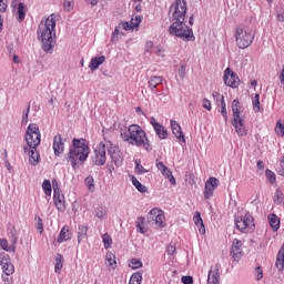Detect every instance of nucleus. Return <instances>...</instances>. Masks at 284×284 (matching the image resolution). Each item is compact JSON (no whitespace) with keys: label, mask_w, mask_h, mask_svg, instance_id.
I'll list each match as a JSON object with an SVG mask.
<instances>
[{"label":"nucleus","mask_w":284,"mask_h":284,"mask_svg":"<svg viewBox=\"0 0 284 284\" xmlns=\"http://www.w3.org/2000/svg\"><path fill=\"white\" fill-rule=\"evenodd\" d=\"M53 37H57V20L54 19V14H51L38 27V39L41 40L42 50L49 54L54 52Z\"/></svg>","instance_id":"obj_1"},{"label":"nucleus","mask_w":284,"mask_h":284,"mask_svg":"<svg viewBox=\"0 0 284 284\" xmlns=\"http://www.w3.org/2000/svg\"><path fill=\"white\" fill-rule=\"evenodd\" d=\"M234 37L240 50L250 48L254 43V37H256V19L251 17L239 24L235 29Z\"/></svg>","instance_id":"obj_2"},{"label":"nucleus","mask_w":284,"mask_h":284,"mask_svg":"<svg viewBox=\"0 0 284 284\" xmlns=\"http://www.w3.org/2000/svg\"><path fill=\"white\" fill-rule=\"evenodd\" d=\"M88 156H90V146L85 142V139L74 138L65 156L68 163H71V166L77 170L88 161Z\"/></svg>","instance_id":"obj_3"},{"label":"nucleus","mask_w":284,"mask_h":284,"mask_svg":"<svg viewBox=\"0 0 284 284\" xmlns=\"http://www.w3.org/2000/svg\"><path fill=\"white\" fill-rule=\"evenodd\" d=\"M120 136L122 141L130 143V145L144 148L146 152H152V144H150L148 134L141 126H139V124H131L128 131L121 132Z\"/></svg>","instance_id":"obj_4"},{"label":"nucleus","mask_w":284,"mask_h":284,"mask_svg":"<svg viewBox=\"0 0 284 284\" xmlns=\"http://www.w3.org/2000/svg\"><path fill=\"white\" fill-rule=\"evenodd\" d=\"M169 33L173 34V37H178L183 41H194V32L192 28L185 24V21H175L169 28Z\"/></svg>","instance_id":"obj_5"},{"label":"nucleus","mask_w":284,"mask_h":284,"mask_svg":"<svg viewBox=\"0 0 284 284\" xmlns=\"http://www.w3.org/2000/svg\"><path fill=\"white\" fill-rule=\"evenodd\" d=\"M187 14V2L185 0H175L169 11L170 21H185Z\"/></svg>","instance_id":"obj_6"},{"label":"nucleus","mask_w":284,"mask_h":284,"mask_svg":"<svg viewBox=\"0 0 284 284\" xmlns=\"http://www.w3.org/2000/svg\"><path fill=\"white\" fill-rule=\"evenodd\" d=\"M235 227L242 234H248V232H254L256 225L254 224V216L252 214L246 213L245 215L237 216L235 219Z\"/></svg>","instance_id":"obj_7"},{"label":"nucleus","mask_w":284,"mask_h":284,"mask_svg":"<svg viewBox=\"0 0 284 284\" xmlns=\"http://www.w3.org/2000/svg\"><path fill=\"white\" fill-rule=\"evenodd\" d=\"M27 148H39L41 145V131L39 125L31 123L27 128L26 133Z\"/></svg>","instance_id":"obj_8"},{"label":"nucleus","mask_w":284,"mask_h":284,"mask_svg":"<svg viewBox=\"0 0 284 284\" xmlns=\"http://www.w3.org/2000/svg\"><path fill=\"white\" fill-rule=\"evenodd\" d=\"M149 223H154L156 227H165V215L162 210L152 209L148 214Z\"/></svg>","instance_id":"obj_9"},{"label":"nucleus","mask_w":284,"mask_h":284,"mask_svg":"<svg viewBox=\"0 0 284 284\" xmlns=\"http://www.w3.org/2000/svg\"><path fill=\"white\" fill-rule=\"evenodd\" d=\"M105 161H108V156H105V143L100 142L94 150L93 163L94 165L101 166L105 165Z\"/></svg>","instance_id":"obj_10"},{"label":"nucleus","mask_w":284,"mask_h":284,"mask_svg":"<svg viewBox=\"0 0 284 284\" xmlns=\"http://www.w3.org/2000/svg\"><path fill=\"white\" fill-rule=\"evenodd\" d=\"M224 83L229 88H239L241 80L239 79V75L234 71H232L230 68H227L224 71Z\"/></svg>","instance_id":"obj_11"},{"label":"nucleus","mask_w":284,"mask_h":284,"mask_svg":"<svg viewBox=\"0 0 284 284\" xmlns=\"http://www.w3.org/2000/svg\"><path fill=\"white\" fill-rule=\"evenodd\" d=\"M231 256L233 261L239 263L243 256V242L239 239H234L231 246Z\"/></svg>","instance_id":"obj_12"},{"label":"nucleus","mask_w":284,"mask_h":284,"mask_svg":"<svg viewBox=\"0 0 284 284\" xmlns=\"http://www.w3.org/2000/svg\"><path fill=\"white\" fill-rule=\"evenodd\" d=\"M207 284H221V264L211 266L207 274Z\"/></svg>","instance_id":"obj_13"},{"label":"nucleus","mask_w":284,"mask_h":284,"mask_svg":"<svg viewBox=\"0 0 284 284\" xmlns=\"http://www.w3.org/2000/svg\"><path fill=\"white\" fill-rule=\"evenodd\" d=\"M219 187V179L216 178H210L205 182V187H204V199L207 201L209 199H212L214 195V191Z\"/></svg>","instance_id":"obj_14"},{"label":"nucleus","mask_w":284,"mask_h":284,"mask_svg":"<svg viewBox=\"0 0 284 284\" xmlns=\"http://www.w3.org/2000/svg\"><path fill=\"white\" fill-rule=\"evenodd\" d=\"M23 152L29 155L30 165H39V161H41V155L39 154L37 146H24Z\"/></svg>","instance_id":"obj_15"},{"label":"nucleus","mask_w":284,"mask_h":284,"mask_svg":"<svg viewBox=\"0 0 284 284\" xmlns=\"http://www.w3.org/2000/svg\"><path fill=\"white\" fill-rule=\"evenodd\" d=\"M150 123L156 134L161 140L168 139V129L163 124L159 123L154 116L150 118Z\"/></svg>","instance_id":"obj_16"},{"label":"nucleus","mask_w":284,"mask_h":284,"mask_svg":"<svg viewBox=\"0 0 284 284\" xmlns=\"http://www.w3.org/2000/svg\"><path fill=\"white\" fill-rule=\"evenodd\" d=\"M65 150V142H63V136L61 134H57L53 138V152L55 156H61Z\"/></svg>","instance_id":"obj_17"},{"label":"nucleus","mask_w":284,"mask_h":284,"mask_svg":"<svg viewBox=\"0 0 284 284\" xmlns=\"http://www.w3.org/2000/svg\"><path fill=\"white\" fill-rule=\"evenodd\" d=\"M171 129L172 133L181 143H185V134H183V130L181 129V124L175 120H171Z\"/></svg>","instance_id":"obj_18"},{"label":"nucleus","mask_w":284,"mask_h":284,"mask_svg":"<svg viewBox=\"0 0 284 284\" xmlns=\"http://www.w3.org/2000/svg\"><path fill=\"white\" fill-rule=\"evenodd\" d=\"M245 118H239L233 120V125L235 128V132L236 134H239V136H245V134H247V130L245 129Z\"/></svg>","instance_id":"obj_19"},{"label":"nucleus","mask_w":284,"mask_h":284,"mask_svg":"<svg viewBox=\"0 0 284 284\" xmlns=\"http://www.w3.org/2000/svg\"><path fill=\"white\" fill-rule=\"evenodd\" d=\"M53 201L58 212H65V196L63 194L55 192Z\"/></svg>","instance_id":"obj_20"},{"label":"nucleus","mask_w":284,"mask_h":284,"mask_svg":"<svg viewBox=\"0 0 284 284\" xmlns=\"http://www.w3.org/2000/svg\"><path fill=\"white\" fill-rule=\"evenodd\" d=\"M268 225L273 230V232H278L281 229V217L274 213L268 214Z\"/></svg>","instance_id":"obj_21"},{"label":"nucleus","mask_w":284,"mask_h":284,"mask_svg":"<svg viewBox=\"0 0 284 284\" xmlns=\"http://www.w3.org/2000/svg\"><path fill=\"white\" fill-rule=\"evenodd\" d=\"M70 239H72V232H70V227L65 225L60 231L58 243H65V241H70Z\"/></svg>","instance_id":"obj_22"},{"label":"nucleus","mask_w":284,"mask_h":284,"mask_svg":"<svg viewBox=\"0 0 284 284\" xmlns=\"http://www.w3.org/2000/svg\"><path fill=\"white\" fill-rule=\"evenodd\" d=\"M103 63H105V55L95 57L91 59L89 68L91 72H94V70H99V67L103 65Z\"/></svg>","instance_id":"obj_23"},{"label":"nucleus","mask_w":284,"mask_h":284,"mask_svg":"<svg viewBox=\"0 0 284 284\" xmlns=\"http://www.w3.org/2000/svg\"><path fill=\"white\" fill-rule=\"evenodd\" d=\"M232 112H233V120L243 119V115H241V112H243V105H241V102L239 100H233Z\"/></svg>","instance_id":"obj_24"},{"label":"nucleus","mask_w":284,"mask_h":284,"mask_svg":"<svg viewBox=\"0 0 284 284\" xmlns=\"http://www.w3.org/2000/svg\"><path fill=\"white\" fill-rule=\"evenodd\" d=\"M161 83H163V77L161 75H152L149 79V88L152 91L156 90V87L161 85Z\"/></svg>","instance_id":"obj_25"},{"label":"nucleus","mask_w":284,"mask_h":284,"mask_svg":"<svg viewBox=\"0 0 284 284\" xmlns=\"http://www.w3.org/2000/svg\"><path fill=\"white\" fill-rule=\"evenodd\" d=\"M88 239V225H79L78 226V243L81 244L82 241Z\"/></svg>","instance_id":"obj_26"},{"label":"nucleus","mask_w":284,"mask_h":284,"mask_svg":"<svg viewBox=\"0 0 284 284\" xmlns=\"http://www.w3.org/2000/svg\"><path fill=\"white\" fill-rule=\"evenodd\" d=\"M193 221L197 227L200 226V233L205 234V224H203V219L201 217V212H195V214L193 216Z\"/></svg>","instance_id":"obj_27"},{"label":"nucleus","mask_w":284,"mask_h":284,"mask_svg":"<svg viewBox=\"0 0 284 284\" xmlns=\"http://www.w3.org/2000/svg\"><path fill=\"white\" fill-rule=\"evenodd\" d=\"M131 183L134 185L135 189H138V192H141L142 194H145L148 192V186L143 185L134 175H131Z\"/></svg>","instance_id":"obj_28"},{"label":"nucleus","mask_w":284,"mask_h":284,"mask_svg":"<svg viewBox=\"0 0 284 284\" xmlns=\"http://www.w3.org/2000/svg\"><path fill=\"white\" fill-rule=\"evenodd\" d=\"M14 8H17L18 21H23V19H26V6L23 4V2H18L14 4Z\"/></svg>","instance_id":"obj_29"},{"label":"nucleus","mask_w":284,"mask_h":284,"mask_svg":"<svg viewBox=\"0 0 284 284\" xmlns=\"http://www.w3.org/2000/svg\"><path fill=\"white\" fill-rule=\"evenodd\" d=\"M104 145H105L109 156H112L121 151V149H119V146H116L114 143H112V141H106L104 143Z\"/></svg>","instance_id":"obj_30"},{"label":"nucleus","mask_w":284,"mask_h":284,"mask_svg":"<svg viewBox=\"0 0 284 284\" xmlns=\"http://www.w3.org/2000/svg\"><path fill=\"white\" fill-rule=\"evenodd\" d=\"M95 216L103 221V219H108V207L100 205L95 209Z\"/></svg>","instance_id":"obj_31"},{"label":"nucleus","mask_w":284,"mask_h":284,"mask_svg":"<svg viewBox=\"0 0 284 284\" xmlns=\"http://www.w3.org/2000/svg\"><path fill=\"white\" fill-rule=\"evenodd\" d=\"M283 202H284L283 191L281 189H276L275 195L273 196V203H275V205H283Z\"/></svg>","instance_id":"obj_32"},{"label":"nucleus","mask_w":284,"mask_h":284,"mask_svg":"<svg viewBox=\"0 0 284 284\" xmlns=\"http://www.w3.org/2000/svg\"><path fill=\"white\" fill-rule=\"evenodd\" d=\"M105 261L109 267H112V270L116 268V256L113 253H106Z\"/></svg>","instance_id":"obj_33"},{"label":"nucleus","mask_w":284,"mask_h":284,"mask_svg":"<svg viewBox=\"0 0 284 284\" xmlns=\"http://www.w3.org/2000/svg\"><path fill=\"white\" fill-rule=\"evenodd\" d=\"M63 255L58 254L55 257V267H54V272L55 274H61V270H63Z\"/></svg>","instance_id":"obj_34"},{"label":"nucleus","mask_w":284,"mask_h":284,"mask_svg":"<svg viewBox=\"0 0 284 284\" xmlns=\"http://www.w3.org/2000/svg\"><path fill=\"white\" fill-rule=\"evenodd\" d=\"M143 223H145V217L140 216L136 219L135 227L139 230L140 234H145V232H148V229L143 227Z\"/></svg>","instance_id":"obj_35"},{"label":"nucleus","mask_w":284,"mask_h":284,"mask_svg":"<svg viewBox=\"0 0 284 284\" xmlns=\"http://www.w3.org/2000/svg\"><path fill=\"white\" fill-rule=\"evenodd\" d=\"M161 174H163V176L169 179V181H170V183H172V185H176V179L174 178V175H172V171L168 166L161 171Z\"/></svg>","instance_id":"obj_36"},{"label":"nucleus","mask_w":284,"mask_h":284,"mask_svg":"<svg viewBox=\"0 0 284 284\" xmlns=\"http://www.w3.org/2000/svg\"><path fill=\"white\" fill-rule=\"evenodd\" d=\"M252 105H253L254 112H260L261 111V95L258 93H256L252 98Z\"/></svg>","instance_id":"obj_37"},{"label":"nucleus","mask_w":284,"mask_h":284,"mask_svg":"<svg viewBox=\"0 0 284 284\" xmlns=\"http://www.w3.org/2000/svg\"><path fill=\"white\" fill-rule=\"evenodd\" d=\"M42 190L45 196H52V183L50 180H44L42 183Z\"/></svg>","instance_id":"obj_38"},{"label":"nucleus","mask_w":284,"mask_h":284,"mask_svg":"<svg viewBox=\"0 0 284 284\" xmlns=\"http://www.w3.org/2000/svg\"><path fill=\"white\" fill-rule=\"evenodd\" d=\"M0 265L2 266L3 274H10V275L14 274V265H12L10 261L7 263H2Z\"/></svg>","instance_id":"obj_39"},{"label":"nucleus","mask_w":284,"mask_h":284,"mask_svg":"<svg viewBox=\"0 0 284 284\" xmlns=\"http://www.w3.org/2000/svg\"><path fill=\"white\" fill-rule=\"evenodd\" d=\"M0 247L4 252H14V245L9 244L7 239H0Z\"/></svg>","instance_id":"obj_40"},{"label":"nucleus","mask_w":284,"mask_h":284,"mask_svg":"<svg viewBox=\"0 0 284 284\" xmlns=\"http://www.w3.org/2000/svg\"><path fill=\"white\" fill-rule=\"evenodd\" d=\"M111 161L115 163V165L119 168L123 163V156L121 151H118L116 153H113V155L110 156Z\"/></svg>","instance_id":"obj_41"},{"label":"nucleus","mask_w":284,"mask_h":284,"mask_svg":"<svg viewBox=\"0 0 284 284\" xmlns=\"http://www.w3.org/2000/svg\"><path fill=\"white\" fill-rule=\"evenodd\" d=\"M141 281H143V275L141 272H136L131 275L129 284H141Z\"/></svg>","instance_id":"obj_42"},{"label":"nucleus","mask_w":284,"mask_h":284,"mask_svg":"<svg viewBox=\"0 0 284 284\" xmlns=\"http://www.w3.org/2000/svg\"><path fill=\"white\" fill-rule=\"evenodd\" d=\"M102 243L105 250H110V247H112V236H110L108 233H104L102 235Z\"/></svg>","instance_id":"obj_43"},{"label":"nucleus","mask_w":284,"mask_h":284,"mask_svg":"<svg viewBox=\"0 0 284 284\" xmlns=\"http://www.w3.org/2000/svg\"><path fill=\"white\" fill-rule=\"evenodd\" d=\"M120 30H121V26L119 24V27H115L114 31L112 32L111 41L113 43H116V41H119V39H121V34H123V33Z\"/></svg>","instance_id":"obj_44"},{"label":"nucleus","mask_w":284,"mask_h":284,"mask_svg":"<svg viewBox=\"0 0 284 284\" xmlns=\"http://www.w3.org/2000/svg\"><path fill=\"white\" fill-rule=\"evenodd\" d=\"M84 183L89 192H94V178H92V175L87 176Z\"/></svg>","instance_id":"obj_45"},{"label":"nucleus","mask_w":284,"mask_h":284,"mask_svg":"<svg viewBox=\"0 0 284 284\" xmlns=\"http://www.w3.org/2000/svg\"><path fill=\"white\" fill-rule=\"evenodd\" d=\"M275 266L278 270V272H283V270H284V257H283V255H277Z\"/></svg>","instance_id":"obj_46"},{"label":"nucleus","mask_w":284,"mask_h":284,"mask_svg":"<svg viewBox=\"0 0 284 284\" xmlns=\"http://www.w3.org/2000/svg\"><path fill=\"white\" fill-rule=\"evenodd\" d=\"M265 174H266V179H267V181H270V183H272V184L276 183V174L272 170L267 169L265 171Z\"/></svg>","instance_id":"obj_47"},{"label":"nucleus","mask_w":284,"mask_h":284,"mask_svg":"<svg viewBox=\"0 0 284 284\" xmlns=\"http://www.w3.org/2000/svg\"><path fill=\"white\" fill-rule=\"evenodd\" d=\"M135 172L136 174H146L148 170L141 165V161L135 160Z\"/></svg>","instance_id":"obj_48"},{"label":"nucleus","mask_w":284,"mask_h":284,"mask_svg":"<svg viewBox=\"0 0 284 284\" xmlns=\"http://www.w3.org/2000/svg\"><path fill=\"white\" fill-rule=\"evenodd\" d=\"M213 99L214 101H216V103H220V105H222L223 103H225V97H223V94L219 93V92H213Z\"/></svg>","instance_id":"obj_49"},{"label":"nucleus","mask_w":284,"mask_h":284,"mask_svg":"<svg viewBox=\"0 0 284 284\" xmlns=\"http://www.w3.org/2000/svg\"><path fill=\"white\" fill-rule=\"evenodd\" d=\"M63 7L67 12H71L74 9V0H64Z\"/></svg>","instance_id":"obj_50"},{"label":"nucleus","mask_w":284,"mask_h":284,"mask_svg":"<svg viewBox=\"0 0 284 284\" xmlns=\"http://www.w3.org/2000/svg\"><path fill=\"white\" fill-rule=\"evenodd\" d=\"M275 132L278 136H284V123H281V121H278L275 126Z\"/></svg>","instance_id":"obj_51"},{"label":"nucleus","mask_w":284,"mask_h":284,"mask_svg":"<svg viewBox=\"0 0 284 284\" xmlns=\"http://www.w3.org/2000/svg\"><path fill=\"white\" fill-rule=\"evenodd\" d=\"M36 225L40 234H43V219H41L40 216H36Z\"/></svg>","instance_id":"obj_52"},{"label":"nucleus","mask_w":284,"mask_h":284,"mask_svg":"<svg viewBox=\"0 0 284 284\" xmlns=\"http://www.w3.org/2000/svg\"><path fill=\"white\" fill-rule=\"evenodd\" d=\"M10 245H13L14 252H17V242L19 241V237H17L16 233L11 232V235L9 236Z\"/></svg>","instance_id":"obj_53"},{"label":"nucleus","mask_w":284,"mask_h":284,"mask_svg":"<svg viewBox=\"0 0 284 284\" xmlns=\"http://www.w3.org/2000/svg\"><path fill=\"white\" fill-rule=\"evenodd\" d=\"M131 267L132 270H139V267H143V262H141V260L133 258L131 261Z\"/></svg>","instance_id":"obj_54"},{"label":"nucleus","mask_w":284,"mask_h":284,"mask_svg":"<svg viewBox=\"0 0 284 284\" xmlns=\"http://www.w3.org/2000/svg\"><path fill=\"white\" fill-rule=\"evenodd\" d=\"M10 261V255L6 254V252L0 250V265L3 263H8Z\"/></svg>","instance_id":"obj_55"},{"label":"nucleus","mask_w":284,"mask_h":284,"mask_svg":"<svg viewBox=\"0 0 284 284\" xmlns=\"http://www.w3.org/2000/svg\"><path fill=\"white\" fill-rule=\"evenodd\" d=\"M175 252H176V245L175 244H169L166 246V254H169L170 256L174 255Z\"/></svg>","instance_id":"obj_56"},{"label":"nucleus","mask_w":284,"mask_h":284,"mask_svg":"<svg viewBox=\"0 0 284 284\" xmlns=\"http://www.w3.org/2000/svg\"><path fill=\"white\" fill-rule=\"evenodd\" d=\"M221 114H222L224 121H227V106H226L225 102L221 104Z\"/></svg>","instance_id":"obj_57"},{"label":"nucleus","mask_w":284,"mask_h":284,"mask_svg":"<svg viewBox=\"0 0 284 284\" xmlns=\"http://www.w3.org/2000/svg\"><path fill=\"white\" fill-rule=\"evenodd\" d=\"M153 48H154V42L148 41L145 43L144 52L152 53L153 52V50H152Z\"/></svg>","instance_id":"obj_58"},{"label":"nucleus","mask_w":284,"mask_h":284,"mask_svg":"<svg viewBox=\"0 0 284 284\" xmlns=\"http://www.w3.org/2000/svg\"><path fill=\"white\" fill-rule=\"evenodd\" d=\"M181 282L183 284H192V283H194V277H192V276H182Z\"/></svg>","instance_id":"obj_59"},{"label":"nucleus","mask_w":284,"mask_h":284,"mask_svg":"<svg viewBox=\"0 0 284 284\" xmlns=\"http://www.w3.org/2000/svg\"><path fill=\"white\" fill-rule=\"evenodd\" d=\"M202 103H203V108H204L205 110H212V102H210V100H207V98H204V99L202 100Z\"/></svg>","instance_id":"obj_60"},{"label":"nucleus","mask_w":284,"mask_h":284,"mask_svg":"<svg viewBox=\"0 0 284 284\" xmlns=\"http://www.w3.org/2000/svg\"><path fill=\"white\" fill-rule=\"evenodd\" d=\"M277 174H280V176H284V156L283 159L280 161V168L277 170Z\"/></svg>","instance_id":"obj_61"},{"label":"nucleus","mask_w":284,"mask_h":284,"mask_svg":"<svg viewBox=\"0 0 284 284\" xmlns=\"http://www.w3.org/2000/svg\"><path fill=\"white\" fill-rule=\"evenodd\" d=\"M10 274H2V281L4 284H12V277H10Z\"/></svg>","instance_id":"obj_62"},{"label":"nucleus","mask_w":284,"mask_h":284,"mask_svg":"<svg viewBox=\"0 0 284 284\" xmlns=\"http://www.w3.org/2000/svg\"><path fill=\"white\" fill-rule=\"evenodd\" d=\"M185 64H182L180 68H179V77L182 78V79H185Z\"/></svg>","instance_id":"obj_63"},{"label":"nucleus","mask_w":284,"mask_h":284,"mask_svg":"<svg viewBox=\"0 0 284 284\" xmlns=\"http://www.w3.org/2000/svg\"><path fill=\"white\" fill-rule=\"evenodd\" d=\"M8 10V0H2L0 2V12H6Z\"/></svg>","instance_id":"obj_64"}]
</instances>
